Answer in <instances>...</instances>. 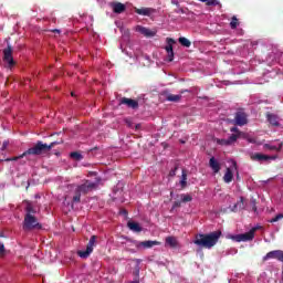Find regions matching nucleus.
<instances>
[{"label":"nucleus","instance_id":"1","mask_svg":"<svg viewBox=\"0 0 283 283\" xmlns=\"http://www.w3.org/2000/svg\"><path fill=\"white\" fill-rule=\"evenodd\" d=\"M222 235V231H213L206 234H196L195 244L197 247H201L202 249H213L216 244H218V240H220Z\"/></svg>","mask_w":283,"mask_h":283},{"label":"nucleus","instance_id":"2","mask_svg":"<svg viewBox=\"0 0 283 283\" xmlns=\"http://www.w3.org/2000/svg\"><path fill=\"white\" fill-rule=\"evenodd\" d=\"M61 143H63V140L53 142L51 144H43V142L39 140L34 144L33 147L24 151L22 156H41V154H46V151H51L53 147H56V145H61Z\"/></svg>","mask_w":283,"mask_h":283},{"label":"nucleus","instance_id":"3","mask_svg":"<svg viewBox=\"0 0 283 283\" xmlns=\"http://www.w3.org/2000/svg\"><path fill=\"white\" fill-rule=\"evenodd\" d=\"M98 182L91 181V180H84L83 184L78 185L75 188V195L73 196V202L78 203L81 202V196H87L91 191H95V189H98Z\"/></svg>","mask_w":283,"mask_h":283},{"label":"nucleus","instance_id":"4","mask_svg":"<svg viewBox=\"0 0 283 283\" xmlns=\"http://www.w3.org/2000/svg\"><path fill=\"white\" fill-rule=\"evenodd\" d=\"M23 231H41L43 229V226L39 222V219L34 217V214H25L23 224H22Z\"/></svg>","mask_w":283,"mask_h":283},{"label":"nucleus","instance_id":"5","mask_svg":"<svg viewBox=\"0 0 283 283\" xmlns=\"http://www.w3.org/2000/svg\"><path fill=\"white\" fill-rule=\"evenodd\" d=\"M96 240H98L97 235H92L90 238V241L86 245V250L77 251V255L82 258L83 260H87L88 255H92L94 253V247H96Z\"/></svg>","mask_w":283,"mask_h":283},{"label":"nucleus","instance_id":"6","mask_svg":"<svg viewBox=\"0 0 283 283\" xmlns=\"http://www.w3.org/2000/svg\"><path fill=\"white\" fill-rule=\"evenodd\" d=\"M136 32H139V34H143V36H146V39H154L156 34H158V30L156 29H149L147 27L137 25L135 28Z\"/></svg>","mask_w":283,"mask_h":283},{"label":"nucleus","instance_id":"7","mask_svg":"<svg viewBox=\"0 0 283 283\" xmlns=\"http://www.w3.org/2000/svg\"><path fill=\"white\" fill-rule=\"evenodd\" d=\"M3 61L8 63L9 67H14V65H17V62H14V57L12 56V45L10 44L3 50Z\"/></svg>","mask_w":283,"mask_h":283},{"label":"nucleus","instance_id":"8","mask_svg":"<svg viewBox=\"0 0 283 283\" xmlns=\"http://www.w3.org/2000/svg\"><path fill=\"white\" fill-rule=\"evenodd\" d=\"M255 238V228H252L249 232L237 234L234 237L235 242H251Z\"/></svg>","mask_w":283,"mask_h":283},{"label":"nucleus","instance_id":"9","mask_svg":"<svg viewBox=\"0 0 283 283\" xmlns=\"http://www.w3.org/2000/svg\"><path fill=\"white\" fill-rule=\"evenodd\" d=\"M234 123L239 127H244V125H247V123H249L247 113H244L242 111L237 112L235 116H234Z\"/></svg>","mask_w":283,"mask_h":283},{"label":"nucleus","instance_id":"10","mask_svg":"<svg viewBox=\"0 0 283 283\" xmlns=\"http://www.w3.org/2000/svg\"><path fill=\"white\" fill-rule=\"evenodd\" d=\"M119 105H126L130 109H138V101L129 97H122L119 99Z\"/></svg>","mask_w":283,"mask_h":283},{"label":"nucleus","instance_id":"11","mask_svg":"<svg viewBox=\"0 0 283 283\" xmlns=\"http://www.w3.org/2000/svg\"><path fill=\"white\" fill-rule=\"evenodd\" d=\"M111 6L115 14H123L127 10V7L122 2H113Z\"/></svg>","mask_w":283,"mask_h":283},{"label":"nucleus","instance_id":"12","mask_svg":"<svg viewBox=\"0 0 283 283\" xmlns=\"http://www.w3.org/2000/svg\"><path fill=\"white\" fill-rule=\"evenodd\" d=\"M266 119L270 125H273V127H280V117L273 113H266Z\"/></svg>","mask_w":283,"mask_h":283},{"label":"nucleus","instance_id":"13","mask_svg":"<svg viewBox=\"0 0 283 283\" xmlns=\"http://www.w3.org/2000/svg\"><path fill=\"white\" fill-rule=\"evenodd\" d=\"M271 156L269 155H263V154H260V153H255L253 155H251V160H256L258 163H262V160H271Z\"/></svg>","mask_w":283,"mask_h":283},{"label":"nucleus","instance_id":"14","mask_svg":"<svg viewBox=\"0 0 283 283\" xmlns=\"http://www.w3.org/2000/svg\"><path fill=\"white\" fill-rule=\"evenodd\" d=\"M136 14H140L142 17H150L151 12H154V9L151 8H135Z\"/></svg>","mask_w":283,"mask_h":283},{"label":"nucleus","instance_id":"15","mask_svg":"<svg viewBox=\"0 0 283 283\" xmlns=\"http://www.w3.org/2000/svg\"><path fill=\"white\" fill-rule=\"evenodd\" d=\"M127 227L130 229V231H135V233H140V231H143L140 224L134 221H128Z\"/></svg>","mask_w":283,"mask_h":283},{"label":"nucleus","instance_id":"16","mask_svg":"<svg viewBox=\"0 0 283 283\" xmlns=\"http://www.w3.org/2000/svg\"><path fill=\"white\" fill-rule=\"evenodd\" d=\"M158 244H159L158 241H142L137 243V247L138 248L143 247L144 249H151V247H156Z\"/></svg>","mask_w":283,"mask_h":283},{"label":"nucleus","instance_id":"17","mask_svg":"<svg viewBox=\"0 0 283 283\" xmlns=\"http://www.w3.org/2000/svg\"><path fill=\"white\" fill-rule=\"evenodd\" d=\"M209 165L212 168V171H214V174H218L220 171V163L216 160V157L210 158Z\"/></svg>","mask_w":283,"mask_h":283},{"label":"nucleus","instance_id":"18","mask_svg":"<svg viewBox=\"0 0 283 283\" xmlns=\"http://www.w3.org/2000/svg\"><path fill=\"white\" fill-rule=\"evenodd\" d=\"M283 143H279V145H270L265 144L264 149H269L270 151H282Z\"/></svg>","mask_w":283,"mask_h":283},{"label":"nucleus","instance_id":"19","mask_svg":"<svg viewBox=\"0 0 283 283\" xmlns=\"http://www.w3.org/2000/svg\"><path fill=\"white\" fill-rule=\"evenodd\" d=\"M167 45L165 46L166 52H174V44H176V40L172 38H167L166 39Z\"/></svg>","mask_w":283,"mask_h":283},{"label":"nucleus","instance_id":"20","mask_svg":"<svg viewBox=\"0 0 283 283\" xmlns=\"http://www.w3.org/2000/svg\"><path fill=\"white\" fill-rule=\"evenodd\" d=\"M182 95L168 94L166 96V101H168L169 103H180Z\"/></svg>","mask_w":283,"mask_h":283},{"label":"nucleus","instance_id":"21","mask_svg":"<svg viewBox=\"0 0 283 283\" xmlns=\"http://www.w3.org/2000/svg\"><path fill=\"white\" fill-rule=\"evenodd\" d=\"M223 180L227 184L232 182V180H233V171H231V168H227V171H226V174L223 176Z\"/></svg>","mask_w":283,"mask_h":283},{"label":"nucleus","instance_id":"22","mask_svg":"<svg viewBox=\"0 0 283 283\" xmlns=\"http://www.w3.org/2000/svg\"><path fill=\"white\" fill-rule=\"evenodd\" d=\"M24 211L25 216H34V213H36V209H34V206H32L30 202L27 203Z\"/></svg>","mask_w":283,"mask_h":283},{"label":"nucleus","instance_id":"23","mask_svg":"<svg viewBox=\"0 0 283 283\" xmlns=\"http://www.w3.org/2000/svg\"><path fill=\"white\" fill-rule=\"evenodd\" d=\"M179 43L184 48H191V41H189V39H187L185 36L179 38Z\"/></svg>","mask_w":283,"mask_h":283},{"label":"nucleus","instance_id":"24","mask_svg":"<svg viewBox=\"0 0 283 283\" xmlns=\"http://www.w3.org/2000/svg\"><path fill=\"white\" fill-rule=\"evenodd\" d=\"M240 25V22L238 20V17L233 15L230 22L231 30H235Z\"/></svg>","mask_w":283,"mask_h":283},{"label":"nucleus","instance_id":"25","mask_svg":"<svg viewBox=\"0 0 283 283\" xmlns=\"http://www.w3.org/2000/svg\"><path fill=\"white\" fill-rule=\"evenodd\" d=\"M181 189L187 187V171L182 170L181 180H180Z\"/></svg>","mask_w":283,"mask_h":283},{"label":"nucleus","instance_id":"26","mask_svg":"<svg viewBox=\"0 0 283 283\" xmlns=\"http://www.w3.org/2000/svg\"><path fill=\"white\" fill-rule=\"evenodd\" d=\"M70 157L73 158V160H83V155H81L78 151L71 153Z\"/></svg>","mask_w":283,"mask_h":283},{"label":"nucleus","instance_id":"27","mask_svg":"<svg viewBox=\"0 0 283 283\" xmlns=\"http://www.w3.org/2000/svg\"><path fill=\"white\" fill-rule=\"evenodd\" d=\"M191 200H193V197H191V195H181V202H191Z\"/></svg>","mask_w":283,"mask_h":283},{"label":"nucleus","instance_id":"28","mask_svg":"<svg viewBox=\"0 0 283 283\" xmlns=\"http://www.w3.org/2000/svg\"><path fill=\"white\" fill-rule=\"evenodd\" d=\"M282 219H283V213H279L274 218L270 219L268 222L273 224V222H280V220H282Z\"/></svg>","mask_w":283,"mask_h":283},{"label":"nucleus","instance_id":"29","mask_svg":"<svg viewBox=\"0 0 283 283\" xmlns=\"http://www.w3.org/2000/svg\"><path fill=\"white\" fill-rule=\"evenodd\" d=\"M166 244H169V247H176V238L174 237L166 238Z\"/></svg>","mask_w":283,"mask_h":283},{"label":"nucleus","instance_id":"30","mask_svg":"<svg viewBox=\"0 0 283 283\" xmlns=\"http://www.w3.org/2000/svg\"><path fill=\"white\" fill-rule=\"evenodd\" d=\"M238 138H240V134H232V135L228 138V142H230V145H233V143H235V140H238Z\"/></svg>","mask_w":283,"mask_h":283},{"label":"nucleus","instance_id":"31","mask_svg":"<svg viewBox=\"0 0 283 283\" xmlns=\"http://www.w3.org/2000/svg\"><path fill=\"white\" fill-rule=\"evenodd\" d=\"M166 61H168V63H171V61H174V51L167 53Z\"/></svg>","mask_w":283,"mask_h":283},{"label":"nucleus","instance_id":"32","mask_svg":"<svg viewBox=\"0 0 283 283\" xmlns=\"http://www.w3.org/2000/svg\"><path fill=\"white\" fill-rule=\"evenodd\" d=\"M20 158H25V156H23V154H22V155H20V156L13 157V158H7L6 161H7V163H10V161H12V160H20Z\"/></svg>","mask_w":283,"mask_h":283},{"label":"nucleus","instance_id":"33","mask_svg":"<svg viewBox=\"0 0 283 283\" xmlns=\"http://www.w3.org/2000/svg\"><path fill=\"white\" fill-rule=\"evenodd\" d=\"M218 144H219V145H224V146L231 145L230 142H229V139H219V140H218Z\"/></svg>","mask_w":283,"mask_h":283},{"label":"nucleus","instance_id":"34","mask_svg":"<svg viewBox=\"0 0 283 283\" xmlns=\"http://www.w3.org/2000/svg\"><path fill=\"white\" fill-rule=\"evenodd\" d=\"M206 6H218V1L217 0H208L206 2Z\"/></svg>","mask_w":283,"mask_h":283},{"label":"nucleus","instance_id":"35","mask_svg":"<svg viewBox=\"0 0 283 283\" xmlns=\"http://www.w3.org/2000/svg\"><path fill=\"white\" fill-rule=\"evenodd\" d=\"M182 201H175L172 205V209H178V207H181Z\"/></svg>","mask_w":283,"mask_h":283},{"label":"nucleus","instance_id":"36","mask_svg":"<svg viewBox=\"0 0 283 283\" xmlns=\"http://www.w3.org/2000/svg\"><path fill=\"white\" fill-rule=\"evenodd\" d=\"M6 253V245L3 243H0V255H3Z\"/></svg>","mask_w":283,"mask_h":283},{"label":"nucleus","instance_id":"37","mask_svg":"<svg viewBox=\"0 0 283 283\" xmlns=\"http://www.w3.org/2000/svg\"><path fill=\"white\" fill-rule=\"evenodd\" d=\"M8 145L9 143L8 142H3L2 146H1V151H6V149H8Z\"/></svg>","mask_w":283,"mask_h":283},{"label":"nucleus","instance_id":"38","mask_svg":"<svg viewBox=\"0 0 283 283\" xmlns=\"http://www.w3.org/2000/svg\"><path fill=\"white\" fill-rule=\"evenodd\" d=\"M230 132H233L234 134H239L240 136V129L238 127L230 128Z\"/></svg>","mask_w":283,"mask_h":283},{"label":"nucleus","instance_id":"39","mask_svg":"<svg viewBox=\"0 0 283 283\" xmlns=\"http://www.w3.org/2000/svg\"><path fill=\"white\" fill-rule=\"evenodd\" d=\"M252 211H254V213L258 211V206L255 205V200H252Z\"/></svg>","mask_w":283,"mask_h":283},{"label":"nucleus","instance_id":"40","mask_svg":"<svg viewBox=\"0 0 283 283\" xmlns=\"http://www.w3.org/2000/svg\"><path fill=\"white\" fill-rule=\"evenodd\" d=\"M172 6H180V2L178 0H171Z\"/></svg>","mask_w":283,"mask_h":283},{"label":"nucleus","instance_id":"41","mask_svg":"<svg viewBox=\"0 0 283 283\" xmlns=\"http://www.w3.org/2000/svg\"><path fill=\"white\" fill-rule=\"evenodd\" d=\"M201 3H207L209 0H199Z\"/></svg>","mask_w":283,"mask_h":283},{"label":"nucleus","instance_id":"42","mask_svg":"<svg viewBox=\"0 0 283 283\" xmlns=\"http://www.w3.org/2000/svg\"><path fill=\"white\" fill-rule=\"evenodd\" d=\"M53 32H55V33H60L61 31L60 30H57V29H55V30H53Z\"/></svg>","mask_w":283,"mask_h":283},{"label":"nucleus","instance_id":"43","mask_svg":"<svg viewBox=\"0 0 283 283\" xmlns=\"http://www.w3.org/2000/svg\"><path fill=\"white\" fill-rule=\"evenodd\" d=\"M185 92H189L188 90H182V91H180V94H185Z\"/></svg>","mask_w":283,"mask_h":283},{"label":"nucleus","instance_id":"44","mask_svg":"<svg viewBox=\"0 0 283 283\" xmlns=\"http://www.w3.org/2000/svg\"><path fill=\"white\" fill-rule=\"evenodd\" d=\"M241 205H244V198L241 197Z\"/></svg>","mask_w":283,"mask_h":283},{"label":"nucleus","instance_id":"45","mask_svg":"<svg viewBox=\"0 0 283 283\" xmlns=\"http://www.w3.org/2000/svg\"><path fill=\"white\" fill-rule=\"evenodd\" d=\"M130 283H140V282H138V281H133V282H130Z\"/></svg>","mask_w":283,"mask_h":283},{"label":"nucleus","instance_id":"46","mask_svg":"<svg viewBox=\"0 0 283 283\" xmlns=\"http://www.w3.org/2000/svg\"><path fill=\"white\" fill-rule=\"evenodd\" d=\"M172 174V176H175L176 175V172H171Z\"/></svg>","mask_w":283,"mask_h":283},{"label":"nucleus","instance_id":"47","mask_svg":"<svg viewBox=\"0 0 283 283\" xmlns=\"http://www.w3.org/2000/svg\"><path fill=\"white\" fill-rule=\"evenodd\" d=\"M172 174V176H175L176 175V172H171Z\"/></svg>","mask_w":283,"mask_h":283}]
</instances>
